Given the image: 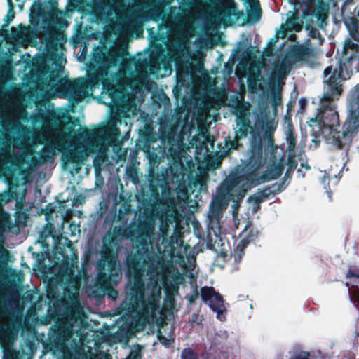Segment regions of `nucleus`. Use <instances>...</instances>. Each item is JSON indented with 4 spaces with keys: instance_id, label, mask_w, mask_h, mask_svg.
<instances>
[{
    "instance_id": "obj_1",
    "label": "nucleus",
    "mask_w": 359,
    "mask_h": 359,
    "mask_svg": "<svg viewBox=\"0 0 359 359\" xmlns=\"http://www.w3.org/2000/svg\"><path fill=\"white\" fill-rule=\"evenodd\" d=\"M176 44L168 54V58H163L160 62L156 59L144 60L142 62L135 61L126 65L128 75L124 69H118L114 72L111 67H116L117 56L116 53H101L95 57L97 67L88 71V79L79 78L75 81H64L58 72H52L45 75L40 84V90L43 92L44 97L53 98L60 92L65 93L69 100L78 102L93 94V91L102 86L100 102L116 109V114L111 118L108 126L102 133L95 138L93 134L86 132L85 137L90 146L95 147L96 155L93 159V167L96 177L97 187L104 184V180L101 175L102 171L109 164V155L111 149L114 153L118 152L121 144L118 141L120 130L118 125L121 120L118 114H126L125 110L130 105L132 97L127 88L132 91L136 90L143 86L147 78L153 75L162 77L170 75L172 71V63L182 62L185 57H190V40H175Z\"/></svg>"
},
{
    "instance_id": "obj_2",
    "label": "nucleus",
    "mask_w": 359,
    "mask_h": 359,
    "mask_svg": "<svg viewBox=\"0 0 359 359\" xmlns=\"http://www.w3.org/2000/svg\"><path fill=\"white\" fill-rule=\"evenodd\" d=\"M160 220L159 232L155 231L154 219L140 222L132 231L130 239L137 250L128 257V282L125 289V299L117 309L118 313L131 318L135 327H144L156 316L160 306L163 284L169 290L175 291L184 280L178 267L184 269V257L176 250L183 241L180 234L169 237L170 225L180 222L175 209H165L157 215Z\"/></svg>"
},
{
    "instance_id": "obj_3",
    "label": "nucleus",
    "mask_w": 359,
    "mask_h": 359,
    "mask_svg": "<svg viewBox=\"0 0 359 359\" xmlns=\"http://www.w3.org/2000/svg\"><path fill=\"white\" fill-rule=\"evenodd\" d=\"M281 95L275 92L272 95L273 114L270 116L266 108L258 107L253 111L255 128L263 133L268 141L266 156L269 158L266 170L260 174L259 169L266 163V157L263 156L262 143L259 135L253 136L250 143V156L246 168L236 170L229 173L217 189L208 212V226L206 241H222L223 233L221 219L223 212L230 201L233 202V217L236 215L240 202L247 194L248 190L262 183L277 179L284 169L283 158H277V147L273 144V133L278 126L276 107L281 104Z\"/></svg>"
},
{
    "instance_id": "obj_4",
    "label": "nucleus",
    "mask_w": 359,
    "mask_h": 359,
    "mask_svg": "<svg viewBox=\"0 0 359 359\" xmlns=\"http://www.w3.org/2000/svg\"><path fill=\"white\" fill-rule=\"evenodd\" d=\"M338 67L332 65L326 67L323 72L324 90L319 99V107L316 115L310 118L309 126L312 128L313 135L315 137L312 141L317 144L323 140L326 143V130H336L339 127V115L336 109L334 100L341 93L343 89L341 82L349 78V72L353 69L358 71L357 67L359 63L358 56L354 59L345 60V55L341 53Z\"/></svg>"
},
{
    "instance_id": "obj_5",
    "label": "nucleus",
    "mask_w": 359,
    "mask_h": 359,
    "mask_svg": "<svg viewBox=\"0 0 359 359\" xmlns=\"http://www.w3.org/2000/svg\"><path fill=\"white\" fill-rule=\"evenodd\" d=\"M184 135L182 132L177 135H169L168 158L170 159V162L168 168L165 172H162L161 182L157 180L159 176L158 174H155L154 170H150L147 176L156 203L160 201L158 187L167 188L168 173L171 175L172 180H174L180 176L184 177L186 172L190 171L194 167L192 158L187 154V151L194 147L196 149L205 147L206 151H208L207 144L213 142V139L207 131H202L198 135L192 136L188 144L184 142ZM168 189L170 191L168 187Z\"/></svg>"
},
{
    "instance_id": "obj_6",
    "label": "nucleus",
    "mask_w": 359,
    "mask_h": 359,
    "mask_svg": "<svg viewBox=\"0 0 359 359\" xmlns=\"http://www.w3.org/2000/svg\"><path fill=\"white\" fill-rule=\"evenodd\" d=\"M72 136L61 127L53 130L46 137L45 148L38 154V164L52 161L57 154L62 152V161L67 170L74 175L80 172L81 165L88 156V149L84 145L70 143Z\"/></svg>"
},
{
    "instance_id": "obj_7",
    "label": "nucleus",
    "mask_w": 359,
    "mask_h": 359,
    "mask_svg": "<svg viewBox=\"0 0 359 359\" xmlns=\"http://www.w3.org/2000/svg\"><path fill=\"white\" fill-rule=\"evenodd\" d=\"M78 256L74 252L59 269L55 276L56 284L50 288L52 298L62 301L77 302L82 271L79 269Z\"/></svg>"
},
{
    "instance_id": "obj_8",
    "label": "nucleus",
    "mask_w": 359,
    "mask_h": 359,
    "mask_svg": "<svg viewBox=\"0 0 359 359\" xmlns=\"http://www.w3.org/2000/svg\"><path fill=\"white\" fill-rule=\"evenodd\" d=\"M109 15L116 13L118 16L120 30L123 32H131L135 28L142 31L143 24L149 20L158 21L161 19L162 9L160 6L150 4L149 14H140V10L126 7L122 0H109Z\"/></svg>"
},
{
    "instance_id": "obj_9",
    "label": "nucleus",
    "mask_w": 359,
    "mask_h": 359,
    "mask_svg": "<svg viewBox=\"0 0 359 359\" xmlns=\"http://www.w3.org/2000/svg\"><path fill=\"white\" fill-rule=\"evenodd\" d=\"M353 0H346L342 7V15L344 24L349 32L350 38L344 41L342 52L345 55L344 60L354 59L359 56V10L355 15L351 11V6Z\"/></svg>"
},
{
    "instance_id": "obj_10",
    "label": "nucleus",
    "mask_w": 359,
    "mask_h": 359,
    "mask_svg": "<svg viewBox=\"0 0 359 359\" xmlns=\"http://www.w3.org/2000/svg\"><path fill=\"white\" fill-rule=\"evenodd\" d=\"M359 128V110L353 111L349 108L347 118L342 130H326V144L331 148L339 149L348 144L352 137L358 133Z\"/></svg>"
},
{
    "instance_id": "obj_11",
    "label": "nucleus",
    "mask_w": 359,
    "mask_h": 359,
    "mask_svg": "<svg viewBox=\"0 0 359 359\" xmlns=\"http://www.w3.org/2000/svg\"><path fill=\"white\" fill-rule=\"evenodd\" d=\"M243 11H239L233 1H227L215 11L212 16V23L216 27L229 26L243 16Z\"/></svg>"
},
{
    "instance_id": "obj_12",
    "label": "nucleus",
    "mask_w": 359,
    "mask_h": 359,
    "mask_svg": "<svg viewBox=\"0 0 359 359\" xmlns=\"http://www.w3.org/2000/svg\"><path fill=\"white\" fill-rule=\"evenodd\" d=\"M201 296L203 301L217 313L216 317L220 321L225 320L226 307L222 295L215 291L212 287H203L201 289Z\"/></svg>"
},
{
    "instance_id": "obj_13",
    "label": "nucleus",
    "mask_w": 359,
    "mask_h": 359,
    "mask_svg": "<svg viewBox=\"0 0 359 359\" xmlns=\"http://www.w3.org/2000/svg\"><path fill=\"white\" fill-rule=\"evenodd\" d=\"M259 236V231L251 222H247L245 228L239 235V241L234 250L233 258L236 262H239L246 246L254 241Z\"/></svg>"
},
{
    "instance_id": "obj_14",
    "label": "nucleus",
    "mask_w": 359,
    "mask_h": 359,
    "mask_svg": "<svg viewBox=\"0 0 359 359\" xmlns=\"http://www.w3.org/2000/svg\"><path fill=\"white\" fill-rule=\"evenodd\" d=\"M249 110V104H239L235 109L236 122L238 128L236 130V138L237 140L245 137L248 131L252 130V127L250 126V121L248 118Z\"/></svg>"
},
{
    "instance_id": "obj_15",
    "label": "nucleus",
    "mask_w": 359,
    "mask_h": 359,
    "mask_svg": "<svg viewBox=\"0 0 359 359\" xmlns=\"http://www.w3.org/2000/svg\"><path fill=\"white\" fill-rule=\"evenodd\" d=\"M108 273L104 272V268L100 269L98 273V281L103 286L107 287L111 284L113 277L120 278L121 271L116 258L110 257L107 260Z\"/></svg>"
},
{
    "instance_id": "obj_16",
    "label": "nucleus",
    "mask_w": 359,
    "mask_h": 359,
    "mask_svg": "<svg viewBox=\"0 0 359 359\" xmlns=\"http://www.w3.org/2000/svg\"><path fill=\"white\" fill-rule=\"evenodd\" d=\"M294 54L299 60L306 63L311 67L318 65L316 61L318 50L315 48L309 47V44L298 46L294 50Z\"/></svg>"
},
{
    "instance_id": "obj_17",
    "label": "nucleus",
    "mask_w": 359,
    "mask_h": 359,
    "mask_svg": "<svg viewBox=\"0 0 359 359\" xmlns=\"http://www.w3.org/2000/svg\"><path fill=\"white\" fill-rule=\"evenodd\" d=\"M286 187L287 184H285L284 182L281 184H274L262 191H257L248 198V201H256L257 203H261L262 201L268 198L269 196L276 195L281 192Z\"/></svg>"
},
{
    "instance_id": "obj_18",
    "label": "nucleus",
    "mask_w": 359,
    "mask_h": 359,
    "mask_svg": "<svg viewBox=\"0 0 359 359\" xmlns=\"http://www.w3.org/2000/svg\"><path fill=\"white\" fill-rule=\"evenodd\" d=\"M284 134L285 139L287 144V149L290 151V157L294 156V151L297 144V135L294 133L290 116L285 115L284 117Z\"/></svg>"
},
{
    "instance_id": "obj_19",
    "label": "nucleus",
    "mask_w": 359,
    "mask_h": 359,
    "mask_svg": "<svg viewBox=\"0 0 359 359\" xmlns=\"http://www.w3.org/2000/svg\"><path fill=\"white\" fill-rule=\"evenodd\" d=\"M302 27L303 22L298 17H289L286 22L283 23L280 29L277 30V36L283 39L286 36L288 32H299L302 29Z\"/></svg>"
},
{
    "instance_id": "obj_20",
    "label": "nucleus",
    "mask_w": 359,
    "mask_h": 359,
    "mask_svg": "<svg viewBox=\"0 0 359 359\" xmlns=\"http://www.w3.org/2000/svg\"><path fill=\"white\" fill-rule=\"evenodd\" d=\"M126 223L111 228L108 233L104 237V243L109 245L115 244L119 239L127 237Z\"/></svg>"
},
{
    "instance_id": "obj_21",
    "label": "nucleus",
    "mask_w": 359,
    "mask_h": 359,
    "mask_svg": "<svg viewBox=\"0 0 359 359\" xmlns=\"http://www.w3.org/2000/svg\"><path fill=\"white\" fill-rule=\"evenodd\" d=\"M290 68L291 62L285 57L275 66L274 74L278 79H284L289 73Z\"/></svg>"
},
{
    "instance_id": "obj_22",
    "label": "nucleus",
    "mask_w": 359,
    "mask_h": 359,
    "mask_svg": "<svg viewBox=\"0 0 359 359\" xmlns=\"http://www.w3.org/2000/svg\"><path fill=\"white\" fill-rule=\"evenodd\" d=\"M4 158L7 163L13 166L20 167L23 165L22 155L15 154L11 148L6 151Z\"/></svg>"
},
{
    "instance_id": "obj_23",
    "label": "nucleus",
    "mask_w": 359,
    "mask_h": 359,
    "mask_svg": "<svg viewBox=\"0 0 359 359\" xmlns=\"http://www.w3.org/2000/svg\"><path fill=\"white\" fill-rule=\"evenodd\" d=\"M349 108L353 111L359 110V83L349 93Z\"/></svg>"
},
{
    "instance_id": "obj_24",
    "label": "nucleus",
    "mask_w": 359,
    "mask_h": 359,
    "mask_svg": "<svg viewBox=\"0 0 359 359\" xmlns=\"http://www.w3.org/2000/svg\"><path fill=\"white\" fill-rule=\"evenodd\" d=\"M288 359H310L311 353L303 351L297 345L293 346L288 351Z\"/></svg>"
},
{
    "instance_id": "obj_25",
    "label": "nucleus",
    "mask_w": 359,
    "mask_h": 359,
    "mask_svg": "<svg viewBox=\"0 0 359 359\" xmlns=\"http://www.w3.org/2000/svg\"><path fill=\"white\" fill-rule=\"evenodd\" d=\"M321 175L322 176L320 178V184L323 186L325 191L328 194V196L330 198L331 192L330 191V182H332L334 185H336L339 182V178H337V175L330 178V176H328V174L325 172H321Z\"/></svg>"
},
{
    "instance_id": "obj_26",
    "label": "nucleus",
    "mask_w": 359,
    "mask_h": 359,
    "mask_svg": "<svg viewBox=\"0 0 359 359\" xmlns=\"http://www.w3.org/2000/svg\"><path fill=\"white\" fill-rule=\"evenodd\" d=\"M328 11H329V6L328 5H325L324 4H323L322 5V13L319 15V18H318V26L320 27V28H323L325 25H326V19L327 18V13H328Z\"/></svg>"
},
{
    "instance_id": "obj_27",
    "label": "nucleus",
    "mask_w": 359,
    "mask_h": 359,
    "mask_svg": "<svg viewBox=\"0 0 359 359\" xmlns=\"http://www.w3.org/2000/svg\"><path fill=\"white\" fill-rule=\"evenodd\" d=\"M130 212V205L127 202L123 203L118 210V219L123 222V223H126L127 221L126 219H125V215L129 213Z\"/></svg>"
},
{
    "instance_id": "obj_28",
    "label": "nucleus",
    "mask_w": 359,
    "mask_h": 359,
    "mask_svg": "<svg viewBox=\"0 0 359 359\" xmlns=\"http://www.w3.org/2000/svg\"><path fill=\"white\" fill-rule=\"evenodd\" d=\"M252 13L255 22L259 21L261 17V9L257 0H252Z\"/></svg>"
},
{
    "instance_id": "obj_29",
    "label": "nucleus",
    "mask_w": 359,
    "mask_h": 359,
    "mask_svg": "<svg viewBox=\"0 0 359 359\" xmlns=\"http://www.w3.org/2000/svg\"><path fill=\"white\" fill-rule=\"evenodd\" d=\"M142 346L137 344L133 346L129 356L126 359H141Z\"/></svg>"
},
{
    "instance_id": "obj_30",
    "label": "nucleus",
    "mask_w": 359,
    "mask_h": 359,
    "mask_svg": "<svg viewBox=\"0 0 359 359\" xmlns=\"http://www.w3.org/2000/svg\"><path fill=\"white\" fill-rule=\"evenodd\" d=\"M309 36H310V38H311L312 39H316L317 40V44L318 45H321L323 42V37L321 36L320 32H318V29H315V28H311L309 32Z\"/></svg>"
},
{
    "instance_id": "obj_31",
    "label": "nucleus",
    "mask_w": 359,
    "mask_h": 359,
    "mask_svg": "<svg viewBox=\"0 0 359 359\" xmlns=\"http://www.w3.org/2000/svg\"><path fill=\"white\" fill-rule=\"evenodd\" d=\"M228 338V333L226 330L220 329L217 331L215 338V343H222Z\"/></svg>"
},
{
    "instance_id": "obj_32",
    "label": "nucleus",
    "mask_w": 359,
    "mask_h": 359,
    "mask_svg": "<svg viewBox=\"0 0 359 359\" xmlns=\"http://www.w3.org/2000/svg\"><path fill=\"white\" fill-rule=\"evenodd\" d=\"M181 359H198V358L191 348H185L181 353Z\"/></svg>"
},
{
    "instance_id": "obj_33",
    "label": "nucleus",
    "mask_w": 359,
    "mask_h": 359,
    "mask_svg": "<svg viewBox=\"0 0 359 359\" xmlns=\"http://www.w3.org/2000/svg\"><path fill=\"white\" fill-rule=\"evenodd\" d=\"M158 337L159 341L164 345L165 347H168L171 343L173 341L172 337L170 335L168 337H165L161 334V332H159L158 334Z\"/></svg>"
},
{
    "instance_id": "obj_34",
    "label": "nucleus",
    "mask_w": 359,
    "mask_h": 359,
    "mask_svg": "<svg viewBox=\"0 0 359 359\" xmlns=\"http://www.w3.org/2000/svg\"><path fill=\"white\" fill-rule=\"evenodd\" d=\"M13 199V194L9 192H5L0 194V205H4Z\"/></svg>"
},
{
    "instance_id": "obj_35",
    "label": "nucleus",
    "mask_w": 359,
    "mask_h": 359,
    "mask_svg": "<svg viewBox=\"0 0 359 359\" xmlns=\"http://www.w3.org/2000/svg\"><path fill=\"white\" fill-rule=\"evenodd\" d=\"M347 276L351 278L350 284L352 287H355L359 283V275H355L349 271Z\"/></svg>"
},
{
    "instance_id": "obj_36",
    "label": "nucleus",
    "mask_w": 359,
    "mask_h": 359,
    "mask_svg": "<svg viewBox=\"0 0 359 359\" xmlns=\"http://www.w3.org/2000/svg\"><path fill=\"white\" fill-rule=\"evenodd\" d=\"M128 176L132 179V180L135 182L138 180L137 172L134 169H130L127 170Z\"/></svg>"
},
{
    "instance_id": "obj_37",
    "label": "nucleus",
    "mask_w": 359,
    "mask_h": 359,
    "mask_svg": "<svg viewBox=\"0 0 359 359\" xmlns=\"http://www.w3.org/2000/svg\"><path fill=\"white\" fill-rule=\"evenodd\" d=\"M65 15V13L61 11L57 10H53L51 13V17L53 20L57 19L59 16L60 18L63 17Z\"/></svg>"
},
{
    "instance_id": "obj_38",
    "label": "nucleus",
    "mask_w": 359,
    "mask_h": 359,
    "mask_svg": "<svg viewBox=\"0 0 359 359\" xmlns=\"http://www.w3.org/2000/svg\"><path fill=\"white\" fill-rule=\"evenodd\" d=\"M63 62H64V60H63V57L62 55H56L55 56V65H56V67L58 68V70H60L61 69V67H62V64H63Z\"/></svg>"
},
{
    "instance_id": "obj_39",
    "label": "nucleus",
    "mask_w": 359,
    "mask_h": 359,
    "mask_svg": "<svg viewBox=\"0 0 359 359\" xmlns=\"http://www.w3.org/2000/svg\"><path fill=\"white\" fill-rule=\"evenodd\" d=\"M251 205L252 211L253 213L257 212L260 208V203L256 201H248Z\"/></svg>"
},
{
    "instance_id": "obj_40",
    "label": "nucleus",
    "mask_w": 359,
    "mask_h": 359,
    "mask_svg": "<svg viewBox=\"0 0 359 359\" xmlns=\"http://www.w3.org/2000/svg\"><path fill=\"white\" fill-rule=\"evenodd\" d=\"M14 18V13L12 10H10L5 17V20L9 24Z\"/></svg>"
},
{
    "instance_id": "obj_41",
    "label": "nucleus",
    "mask_w": 359,
    "mask_h": 359,
    "mask_svg": "<svg viewBox=\"0 0 359 359\" xmlns=\"http://www.w3.org/2000/svg\"><path fill=\"white\" fill-rule=\"evenodd\" d=\"M348 292L350 294V297L355 298V301L359 302V294L358 293L357 290L353 289V290H351V288H348Z\"/></svg>"
},
{
    "instance_id": "obj_42",
    "label": "nucleus",
    "mask_w": 359,
    "mask_h": 359,
    "mask_svg": "<svg viewBox=\"0 0 359 359\" xmlns=\"http://www.w3.org/2000/svg\"><path fill=\"white\" fill-rule=\"evenodd\" d=\"M85 359H100L99 357L93 353L91 351H89V354L85 355Z\"/></svg>"
},
{
    "instance_id": "obj_43",
    "label": "nucleus",
    "mask_w": 359,
    "mask_h": 359,
    "mask_svg": "<svg viewBox=\"0 0 359 359\" xmlns=\"http://www.w3.org/2000/svg\"><path fill=\"white\" fill-rule=\"evenodd\" d=\"M278 38H281V37H280V36H277V32H276V36H275V37H274V38L271 39V40H270V44L276 43L277 42V41H278Z\"/></svg>"
},
{
    "instance_id": "obj_44",
    "label": "nucleus",
    "mask_w": 359,
    "mask_h": 359,
    "mask_svg": "<svg viewBox=\"0 0 359 359\" xmlns=\"http://www.w3.org/2000/svg\"><path fill=\"white\" fill-rule=\"evenodd\" d=\"M238 142H231V146H230V149H236L238 148Z\"/></svg>"
},
{
    "instance_id": "obj_45",
    "label": "nucleus",
    "mask_w": 359,
    "mask_h": 359,
    "mask_svg": "<svg viewBox=\"0 0 359 359\" xmlns=\"http://www.w3.org/2000/svg\"><path fill=\"white\" fill-rule=\"evenodd\" d=\"M110 296L113 299H116L118 297V292L116 291H115V290H112L111 294H110Z\"/></svg>"
},
{
    "instance_id": "obj_46",
    "label": "nucleus",
    "mask_w": 359,
    "mask_h": 359,
    "mask_svg": "<svg viewBox=\"0 0 359 359\" xmlns=\"http://www.w3.org/2000/svg\"><path fill=\"white\" fill-rule=\"evenodd\" d=\"M197 297H198V293H196V294L194 296H192L190 298V302H193L196 299Z\"/></svg>"
},
{
    "instance_id": "obj_47",
    "label": "nucleus",
    "mask_w": 359,
    "mask_h": 359,
    "mask_svg": "<svg viewBox=\"0 0 359 359\" xmlns=\"http://www.w3.org/2000/svg\"><path fill=\"white\" fill-rule=\"evenodd\" d=\"M198 180H196V179H194V184H198Z\"/></svg>"
},
{
    "instance_id": "obj_48",
    "label": "nucleus",
    "mask_w": 359,
    "mask_h": 359,
    "mask_svg": "<svg viewBox=\"0 0 359 359\" xmlns=\"http://www.w3.org/2000/svg\"><path fill=\"white\" fill-rule=\"evenodd\" d=\"M152 160L156 161L157 160V157L156 156L155 158H152Z\"/></svg>"
},
{
    "instance_id": "obj_49",
    "label": "nucleus",
    "mask_w": 359,
    "mask_h": 359,
    "mask_svg": "<svg viewBox=\"0 0 359 359\" xmlns=\"http://www.w3.org/2000/svg\"><path fill=\"white\" fill-rule=\"evenodd\" d=\"M303 101L302 100H299V103L302 104Z\"/></svg>"
}]
</instances>
